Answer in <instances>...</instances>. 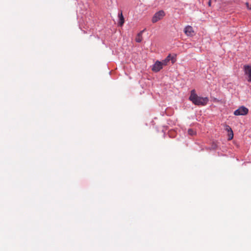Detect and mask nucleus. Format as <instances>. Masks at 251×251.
<instances>
[{
  "label": "nucleus",
  "mask_w": 251,
  "mask_h": 251,
  "mask_svg": "<svg viewBox=\"0 0 251 251\" xmlns=\"http://www.w3.org/2000/svg\"><path fill=\"white\" fill-rule=\"evenodd\" d=\"M189 100L195 105H205L208 101V99L207 97L203 98L198 96L195 92V90H192L191 91V94L189 97Z\"/></svg>",
  "instance_id": "f257e3e1"
},
{
  "label": "nucleus",
  "mask_w": 251,
  "mask_h": 251,
  "mask_svg": "<svg viewBox=\"0 0 251 251\" xmlns=\"http://www.w3.org/2000/svg\"><path fill=\"white\" fill-rule=\"evenodd\" d=\"M145 30H143L142 31H141L137 35L136 38H135V41L138 42L140 43L142 41V34Z\"/></svg>",
  "instance_id": "1a4fd4ad"
},
{
  "label": "nucleus",
  "mask_w": 251,
  "mask_h": 251,
  "mask_svg": "<svg viewBox=\"0 0 251 251\" xmlns=\"http://www.w3.org/2000/svg\"><path fill=\"white\" fill-rule=\"evenodd\" d=\"M228 140H231L233 137V133L232 132H230L228 133Z\"/></svg>",
  "instance_id": "f8f14e48"
},
{
  "label": "nucleus",
  "mask_w": 251,
  "mask_h": 251,
  "mask_svg": "<svg viewBox=\"0 0 251 251\" xmlns=\"http://www.w3.org/2000/svg\"><path fill=\"white\" fill-rule=\"evenodd\" d=\"M184 32L187 36H192L194 33L193 27L190 25H188L185 28Z\"/></svg>",
  "instance_id": "0eeeda50"
},
{
  "label": "nucleus",
  "mask_w": 251,
  "mask_h": 251,
  "mask_svg": "<svg viewBox=\"0 0 251 251\" xmlns=\"http://www.w3.org/2000/svg\"><path fill=\"white\" fill-rule=\"evenodd\" d=\"M171 60L172 63L173 64L176 61V58L175 57L172 56L170 54L168 55V56L163 60H162V63L163 64L164 66H166L168 65V63L169 61Z\"/></svg>",
  "instance_id": "39448f33"
},
{
  "label": "nucleus",
  "mask_w": 251,
  "mask_h": 251,
  "mask_svg": "<svg viewBox=\"0 0 251 251\" xmlns=\"http://www.w3.org/2000/svg\"><path fill=\"white\" fill-rule=\"evenodd\" d=\"M225 129L229 133L230 132H232V130L231 129V128L229 126H227L226 125V128Z\"/></svg>",
  "instance_id": "9b49d317"
},
{
  "label": "nucleus",
  "mask_w": 251,
  "mask_h": 251,
  "mask_svg": "<svg viewBox=\"0 0 251 251\" xmlns=\"http://www.w3.org/2000/svg\"><path fill=\"white\" fill-rule=\"evenodd\" d=\"M249 110L244 106H241L234 112V114L236 116L246 115L248 114Z\"/></svg>",
  "instance_id": "7ed1b4c3"
},
{
  "label": "nucleus",
  "mask_w": 251,
  "mask_h": 251,
  "mask_svg": "<svg viewBox=\"0 0 251 251\" xmlns=\"http://www.w3.org/2000/svg\"><path fill=\"white\" fill-rule=\"evenodd\" d=\"M244 68L245 74L248 76V81L251 82V66L245 65Z\"/></svg>",
  "instance_id": "423d86ee"
},
{
  "label": "nucleus",
  "mask_w": 251,
  "mask_h": 251,
  "mask_svg": "<svg viewBox=\"0 0 251 251\" xmlns=\"http://www.w3.org/2000/svg\"><path fill=\"white\" fill-rule=\"evenodd\" d=\"M165 16V13L163 10H160L156 12L153 16L151 21L153 23H156L157 21L162 19Z\"/></svg>",
  "instance_id": "f03ea898"
},
{
  "label": "nucleus",
  "mask_w": 251,
  "mask_h": 251,
  "mask_svg": "<svg viewBox=\"0 0 251 251\" xmlns=\"http://www.w3.org/2000/svg\"><path fill=\"white\" fill-rule=\"evenodd\" d=\"M118 17L119 18V22L118 24L120 26H122L125 22L124 18L122 12H121L120 13H119Z\"/></svg>",
  "instance_id": "6e6552de"
},
{
  "label": "nucleus",
  "mask_w": 251,
  "mask_h": 251,
  "mask_svg": "<svg viewBox=\"0 0 251 251\" xmlns=\"http://www.w3.org/2000/svg\"><path fill=\"white\" fill-rule=\"evenodd\" d=\"M212 0H209V1H208V5L209 6H211V3H212Z\"/></svg>",
  "instance_id": "ddd939ff"
},
{
  "label": "nucleus",
  "mask_w": 251,
  "mask_h": 251,
  "mask_svg": "<svg viewBox=\"0 0 251 251\" xmlns=\"http://www.w3.org/2000/svg\"><path fill=\"white\" fill-rule=\"evenodd\" d=\"M163 65L162 62L157 61L153 65L152 70L155 72H159L162 68Z\"/></svg>",
  "instance_id": "20e7f679"
},
{
  "label": "nucleus",
  "mask_w": 251,
  "mask_h": 251,
  "mask_svg": "<svg viewBox=\"0 0 251 251\" xmlns=\"http://www.w3.org/2000/svg\"><path fill=\"white\" fill-rule=\"evenodd\" d=\"M188 133L189 135L193 136L195 135L196 132L195 130H194L192 129H189L188 130Z\"/></svg>",
  "instance_id": "9d476101"
},
{
  "label": "nucleus",
  "mask_w": 251,
  "mask_h": 251,
  "mask_svg": "<svg viewBox=\"0 0 251 251\" xmlns=\"http://www.w3.org/2000/svg\"><path fill=\"white\" fill-rule=\"evenodd\" d=\"M246 4H247V6L248 8L249 9H251V6H250L249 5V3H247Z\"/></svg>",
  "instance_id": "4468645a"
}]
</instances>
